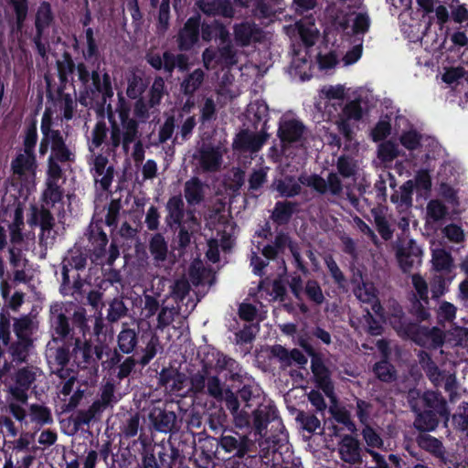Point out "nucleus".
Masks as SVG:
<instances>
[{"instance_id":"20","label":"nucleus","mask_w":468,"mask_h":468,"mask_svg":"<svg viewBox=\"0 0 468 468\" xmlns=\"http://www.w3.org/2000/svg\"><path fill=\"white\" fill-rule=\"evenodd\" d=\"M139 329L130 328L126 324L122 325V330L117 335V347L114 351H118L122 356L133 354L137 351L139 344Z\"/></svg>"},{"instance_id":"57","label":"nucleus","mask_w":468,"mask_h":468,"mask_svg":"<svg viewBox=\"0 0 468 468\" xmlns=\"http://www.w3.org/2000/svg\"><path fill=\"white\" fill-rule=\"evenodd\" d=\"M376 462V468H402L403 460L397 454L389 453L388 460L378 452H372Z\"/></svg>"},{"instance_id":"30","label":"nucleus","mask_w":468,"mask_h":468,"mask_svg":"<svg viewBox=\"0 0 468 468\" xmlns=\"http://www.w3.org/2000/svg\"><path fill=\"white\" fill-rule=\"evenodd\" d=\"M424 410H432L436 413H439L440 417L448 418L449 410L446 400L437 392L427 390L422 394L420 392V396ZM418 397H416V399Z\"/></svg>"},{"instance_id":"63","label":"nucleus","mask_w":468,"mask_h":468,"mask_svg":"<svg viewBox=\"0 0 468 468\" xmlns=\"http://www.w3.org/2000/svg\"><path fill=\"white\" fill-rule=\"evenodd\" d=\"M336 168L344 178H349L356 175V165L353 162V160L346 155H341L338 157L336 162Z\"/></svg>"},{"instance_id":"39","label":"nucleus","mask_w":468,"mask_h":468,"mask_svg":"<svg viewBox=\"0 0 468 468\" xmlns=\"http://www.w3.org/2000/svg\"><path fill=\"white\" fill-rule=\"evenodd\" d=\"M431 261L436 271L451 273L452 271L453 259L452 254L444 249L439 248L432 250Z\"/></svg>"},{"instance_id":"8","label":"nucleus","mask_w":468,"mask_h":468,"mask_svg":"<svg viewBox=\"0 0 468 468\" xmlns=\"http://www.w3.org/2000/svg\"><path fill=\"white\" fill-rule=\"evenodd\" d=\"M420 396L419 389H410L408 396L409 403L413 412H415V420L413 427L420 431V433H428L433 431L439 425V413L432 410H423L418 408L416 397Z\"/></svg>"},{"instance_id":"41","label":"nucleus","mask_w":468,"mask_h":468,"mask_svg":"<svg viewBox=\"0 0 468 468\" xmlns=\"http://www.w3.org/2000/svg\"><path fill=\"white\" fill-rule=\"evenodd\" d=\"M60 178H52L48 176L47 187L43 192V201L47 205L55 206V204L60 202L63 197V189L58 184Z\"/></svg>"},{"instance_id":"23","label":"nucleus","mask_w":468,"mask_h":468,"mask_svg":"<svg viewBox=\"0 0 468 468\" xmlns=\"http://www.w3.org/2000/svg\"><path fill=\"white\" fill-rule=\"evenodd\" d=\"M267 133L255 134L248 130L240 131L233 141V148L238 151L257 152L263 145Z\"/></svg>"},{"instance_id":"22","label":"nucleus","mask_w":468,"mask_h":468,"mask_svg":"<svg viewBox=\"0 0 468 468\" xmlns=\"http://www.w3.org/2000/svg\"><path fill=\"white\" fill-rule=\"evenodd\" d=\"M271 354L279 359L283 367H292L293 363L303 367L308 361L304 354L298 348H292L289 351L283 346L278 344L271 347Z\"/></svg>"},{"instance_id":"34","label":"nucleus","mask_w":468,"mask_h":468,"mask_svg":"<svg viewBox=\"0 0 468 468\" xmlns=\"http://www.w3.org/2000/svg\"><path fill=\"white\" fill-rule=\"evenodd\" d=\"M27 221L30 226H39L42 231L53 230L55 226V218L52 213L44 207H41L40 209L33 207L31 216Z\"/></svg>"},{"instance_id":"29","label":"nucleus","mask_w":468,"mask_h":468,"mask_svg":"<svg viewBox=\"0 0 468 468\" xmlns=\"http://www.w3.org/2000/svg\"><path fill=\"white\" fill-rule=\"evenodd\" d=\"M54 21V15L52 12L51 5L49 2L43 1L40 3L35 19V27H36V39H40L44 30L51 26ZM37 46L40 43L36 40Z\"/></svg>"},{"instance_id":"24","label":"nucleus","mask_w":468,"mask_h":468,"mask_svg":"<svg viewBox=\"0 0 468 468\" xmlns=\"http://www.w3.org/2000/svg\"><path fill=\"white\" fill-rule=\"evenodd\" d=\"M149 419L156 431L167 433L176 428V415L172 410L154 408L149 414Z\"/></svg>"},{"instance_id":"48","label":"nucleus","mask_w":468,"mask_h":468,"mask_svg":"<svg viewBox=\"0 0 468 468\" xmlns=\"http://www.w3.org/2000/svg\"><path fill=\"white\" fill-rule=\"evenodd\" d=\"M37 125V120L33 119L25 129V134L23 136L24 152L35 153V148L38 139Z\"/></svg>"},{"instance_id":"52","label":"nucleus","mask_w":468,"mask_h":468,"mask_svg":"<svg viewBox=\"0 0 468 468\" xmlns=\"http://www.w3.org/2000/svg\"><path fill=\"white\" fill-rule=\"evenodd\" d=\"M105 112L111 124V144L113 148H117L121 144V127L115 119L112 106L109 102H106Z\"/></svg>"},{"instance_id":"11","label":"nucleus","mask_w":468,"mask_h":468,"mask_svg":"<svg viewBox=\"0 0 468 468\" xmlns=\"http://www.w3.org/2000/svg\"><path fill=\"white\" fill-rule=\"evenodd\" d=\"M421 256L422 250L414 239H410L405 246H399L396 250L399 266L405 273L421 263Z\"/></svg>"},{"instance_id":"44","label":"nucleus","mask_w":468,"mask_h":468,"mask_svg":"<svg viewBox=\"0 0 468 468\" xmlns=\"http://www.w3.org/2000/svg\"><path fill=\"white\" fill-rule=\"evenodd\" d=\"M93 344L90 341L82 342L80 338H75L74 346L72 347V351L76 356H80L82 358V362L85 364V367H93Z\"/></svg>"},{"instance_id":"19","label":"nucleus","mask_w":468,"mask_h":468,"mask_svg":"<svg viewBox=\"0 0 468 468\" xmlns=\"http://www.w3.org/2000/svg\"><path fill=\"white\" fill-rule=\"evenodd\" d=\"M305 126L296 119L281 122L278 128V136L282 143L292 144L303 140Z\"/></svg>"},{"instance_id":"43","label":"nucleus","mask_w":468,"mask_h":468,"mask_svg":"<svg viewBox=\"0 0 468 468\" xmlns=\"http://www.w3.org/2000/svg\"><path fill=\"white\" fill-rule=\"evenodd\" d=\"M166 93L165 79L162 76H155L147 94L150 106H159Z\"/></svg>"},{"instance_id":"28","label":"nucleus","mask_w":468,"mask_h":468,"mask_svg":"<svg viewBox=\"0 0 468 468\" xmlns=\"http://www.w3.org/2000/svg\"><path fill=\"white\" fill-rule=\"evenodd\" d=\"M167 215L165 223L173 229L174 226H181L185 218V203L181 195L172 196L166 203Z\"/></svg>"},{"instance_id":"59","label":"nucleus","mask_w":468,"mask_h":468,"mask_svg":"<svg viewBox=\"0 0 468 468\" xmlns=\"http://www.w3.org/2000/svg\"><path fill=\"white\" fill-rule=\"evenodd\" d=\"M140 425L139 413H134L129 416L121 426L122 435L125 439L133 438L137 435Z\"/></svg>"},{"instance_id":"21","label":"nucleus","mask_w":468,"mask_h":468,"mask_svg":"<svg viewBox=\"0 0 468 468\" xmlns=\"http://www.w3.org/2000/svg\"><path fill=\"white\" fill-rule=\"evenodd\" d=\"M416 443L421 450L427 452L441 463H447L446 450L440 439L429 433H419L416 437Z\"/></svg>"},{"instance_id":"31","label":"nucleus","mask_w":468,"mask_h":468,"mask_svg":"<svg viewBox=\"0 0 468 468\" xmlns=\"http://www.w3.org/2000/svg\"><path fill=\"white\" fill-rule=\"evenodd\" d=\"M84 32L86 46L81 52L82 58L86 62H91L92 68H95L101 58L99 44L95 38L93 28L87 27Z\"/></svg>"},{"instance_id":"46","label":"nucleus","mask_w":468,"mask_h":468,"mask_svg":"<svg viewBox=\"0 0 468 468\" xmlns=\"http://www.w3.org/2000/svg\"><path fill=\"white\" fill-rule=\"evenodd\" d=\"M123 133H121V143L124 150H127L132 143H133L138 136L139 124L135 119L121 122Z\"/></svg>"},{"instance_id":"15","label":"nucleus","mask_w":468,"mask_h":468,"mask_svg":"<svg viewBox=\"0 0 468 468\" xmlns=\"http://www.w3.org/2000/svg\"><path fill=\"white\" fill-rule=\"evenodd\" d=\"M195 5L207 16L232 18L235 15L230 0H197Z\"/></svg>"},{"instance_id":"32","label":"nucleus","mask_w":468,"mask_h":468,"mask_svg":"<svg viewBox=\"0 0 468 468\" xmlns=\"http://www.w3.org/2000/svg\"><path fill=\"white\" fill-rule=\"evenodd\" d=\"M184 196L189 206L199 205L205 197L204 184L197 176L191 177L185 183Z\"/></svg>"},{"instance_id":"60","label":"nucleus","mask_w":468,"mask_h":468,"mask_svg":"<svg viewBox=\"0 0 468 468\" xmlns=\"http://www.w3.org/2000/svg\"><path fill=\"white\" fill-rule=\"evenodd\" d=\"M304 292L308 299L317 305H321L324 302L322 288L315 280H308L306 282Z\"/></svg>"},{"instance_id":"2","label":"nucleus","mask_w":468,"mask_h":468,"mask_svg":"<svg viewBox=\"0 0 468 468\" xmlns=\"http://www.w3.org/2000/svg\"><path fill=\"white\" fill-rule=\"evenodd\" d=\"M102 221H91L88 226L84 236L87 238L88 243L85 246V251L90 255V259L94 264L105 263L112 266L114 261L120 256V250L115 241H112L108 251L106 246L109 242L107 234L102 228Z\"/></svg>"},{"instance_id":"16","label":"nucleus","mask_w":468,"mask_h":468,"mask_svg":"<svg viewBox=\"0 0 468 468\" xmlns=\"http://www.w3.org/2000/svg\"><path fill=\"white\" fill-rule=\"evenodd\" d=\"M282 424V419L279 411L275 407L265 406L252 411V423L255 435L263 436L269 423Z\"/></svg>"},{"instance_id":"58","label":"nucleus","mask_w":468,"mask_h":468,"mask_svg":"<svg viewBox=\"0 0 468 468\" xmlns=\"http://www.w3.org/2000/svg\"><path fill=\"white\" fill-rule=\"evenodd\" d=\"M127 308L122 299L114 298L109 304L107 310V319L111 323L117 322L122 317L125 316Z\"/></svg>"},{"instance_id":"55","label":"nucleus","mask_w":468,"mask_h":468,"mask_svg":"<svg viewBox=\"0 0 468 468\" xmlns=\"http://www.w3.org/2000/svg\"><path fill=\"white\" fill-rule=\"evenodd\" d=\"M35 380L34 374L27 368L23 367L19 369L16 375V385L22 388L20 391L21 396L24 398V399H27L26 394L24 393L25 390L28 389L31 386V384ZM15 395L17 398H20L19 391L17 390Z\"/></svg>"},{"instance_id":"13","label":"nucleus","mask_w":468,"mask_h":468,"mask_svg":"<svg viewBox=\"0 0 468 468\" xmlns=\"http://www.w3.org/2000/svg\"><path fill=\"white\" fill-rule=\"evenodd\" d=\"M46 81L48 100L52 101L59 108L65 120H71L77 107L78 97L74 98L70 93H67L66 91H62V93L54 92L51 90L49 79L46 78ZM74 94L78 96L76 90H74Z\"/></svg>"},{"instance_id":"54","label":"nucleus","mask_w":468,"mask_h":468,"mask_svg":"<svg viewBox=\"0 0 468 468\" xmlns=\"http://www.w3.org/2000/svg\"><path fill=\"white\" fill-rule=\"evenodd\" d=\"M68 314L70 316L72 333L74 334L77 330L79 333L85 335L86 331L89 329L85 309L78 308L77 310H74L72 314L69 310Z\"/></svg>"},{"instance_id":"47","label":"nucleus","mask_w":468,"mask_h":468,"mask_svg":"<svg viewBox=\"0 0 468 468\" xmlns=\"http://www.w3.org/2000/svg\"><path fill=\"white\" fill-rule=\"evenodd\" d=\"M398 144L390 140L385 141L378 145V157L384 163L392 162L397 157L403 155Z\"/></svg>"},{"instance_id":"4","label":"nucleus","mask_w":468,"mask_h":468,"mask_svg":"<svg viewBox=\"0 0 468 468\" xmlns=\"http://www.w3.org/2000/svg\"><path fill=\"white\" fill-rule=\"evenodd\" d=\"M218 445L226 452L238 459H243L246 456L252 457L256 452L255 441L250 439L248 435L233 430H223L218 440Z\"/></svg>"},{"instance_id":"50","label":"nucleus","mask_w":468,"mask_h":468,"mask_svg":"<svg viewBox=\"0 0 468 468\" xmlns=\"http://www.w3.org/2000/svg\"><path fill=\"white\" fill-rule=\"evenodd\" d=\"M139 440L141 441L143 452L142 460L141 463H138L137 468H161L155 455L154 454V451L147 446L146 438L140 435Z\"/></svg>"},{"instance_id":"53","label":"nucleus","mask_w":468,"mask_h":468,"mask_svg":"<svg viewBox=\"0 0 468 468\" xmlns=\"http://www.w3.org/2000/svg\"><path fill=\"white\" fill-rule=\"evenodd\" d=\"M324 263L332 279L334 280V282L339 289H345L347 285V280L334 258L331 255L327 256L324 259Z\"/></svg>"},{"instance_id":"18","label":"nucleus","mask_w":468,"mask_h":468,"mask_svg":"<svg viewBox=\"0 0 468 468\" xmlns=\"http://www.w3.org/2000/svg\"><path fill=\"white\" fill-rule=\"evenodd\" d=\"M92 352L94 368H97L99 362L101 361V365L105 369L112 370L115 368L122 359V356L119 354L118 351H114L108 344L102 342L93 345Z\"/></svg>"},{"instance_id":"40","label":"nucleus","mask_w":468,"mask_h":468,"mask_svg":"<svg viewBox=\"0 0 468 468\" xmlns=\"http://www.w3.org/2000/svg\"><path fill=\"white\" fill-rule=\"evenodd\" d=\"M375 376L382 382L391 383L397 378V370L387 356L373 366Z\"/></svg>"},{"instance_id":"3","label":"nucleus","mask_w":468,"mask_h":468,"mask_svg":"<svg viewBox=\"0 0 468 468\" xmlns=\"http://www.w3.org/2000/svg\"><path fill=\"white\" fill-rule=\"evenodd\" d=\"M100 65L93 68L90 80L78 94V101L83 107L92 105L96 99L106 103L114 95L111 75L106 69L101 71Z\"/></svg>"},{"instance_id":"62","label":"nucleus","mask_w":468,"mask_h":468,"mask_svg":"<svg viewBox=\"0 0 468 468\" xmlns=\"http://www.w3.org/2000/svg\"><path fill=\"white\" fill-rule=\"evenodd\" d=\"M391 133V124L388 119H380L371 130V138L374 142L385 140Z\"/></svg>"},{"instance_id":"36","label":"nucleus","mask_w":468,"mask_h":468,"mask_svg":"<svg viewBox=\"0 0 468 468\" xmlns=\"http://www.w3.org/2000/svg\"><path fill=\"white\" fill-rule=\"evenodd\" d=\"M11 167L14 174L18 176H23L26 172H34L37 168L36 154L30 152L18 154L12 160Z\"/></svg>"},{"instance_id":"7","label":"nucleus","mask_w":468,"mask_h":468,"mask_svg":"<svg viewBox=\"0 0 468 468\" xmlns=\"http://www.w3.org/2000/svg\"><path fill=\"white\" fill-rule=\"evenodd\" d=\"M363 108L358 99L352 100L345 104L338 113L335 124L338 132L344 136L346 142L351 143L354 139V131L351 122H359L363 118Z\"/></svg>"},{"instance_id":"56","label":"nucleus","mask_w":468,"mask_h":468,"mask_svg":"<svg viewBox=\"0 0 468 468\" xmlns=\"http://www.w3.org/2000/svg\"><path fill=\"white\" fill-rule=\"evenodd\" d=\"M340 454L342 459L350 463H355L360 458L358 444L356 441L350 439L345 442L340 448Z\"/></svg>"},{"instance_id":"42","label":"nucleus","mask_w":468,"mask_h":468,"mask_svg":"<svg viewBox=\"0 0 468 468\" xmlns=\"http://www.w3.org/2000/svg\"><path fill=\"white\" fill-rule=\"evenodd\" d=\"M149 251L156 261H165L167 258L168 246L161 233H155L149 241Z\"/></svg>"},{"instance_id":"6","label":"nucleus","mask_w":468,"mask_h":468,"mask_svg":"<svg viewBox=\"0 0 468 468\" xmlns=\"http://www.w3.org/2000/svg\"><path fill=\"white\" fill-rule=\"evenodd\" d=\"M58 73L68 74L71 76V84L76 82L78 85V93L90 80L93 73V68L89 69L84 61L75 62L71 54L68 51L62 53V58L56 62Z\"/></svg>"},{"instance_id":"51","label":"nucleus","mask_w":468,"mask_h":468,"mask_svg":"<svg viewBox=\"0 0 468 468\" xmlns=\"http://www.w3.org/2000/svg\"><path fill=\"white\" fill-rule=\"evenodd\" d=\"M158 348H161L159 337L155 334H152L145 347L143 349V356L139 358V364L143 367L148 365L156 356Z\"/></svg>"},{"instance_id":"9","label":"nucleus","mask_w":468,"mask_h":468,"mask_svg":"<svg viewBox=\"0 0 468 468\" xmlns=\"http://www.w3.org/2000/svg\"><path fill=\"white\" fill-rule=\"evenodd\" d=\"M200 27V14L197 13L186 19L179 29L176 40L180 52H188L199 44Z\"/></svg>"},{"instance_id":"38","label":"nucleus","mask_w":468,"mask_h":468,"mask_svg":"<svg viewBox=\"0 0 468 468\" xmlns=\"http://www.w3.org/2000/svg\"><path fill=\"white\" fill-rule=\"evenodd\" d=\"M72 353L74 352L71 349V345L68 344H63L54 350L50 349L48 356V361L50 368L59 366H68Z\"/></svg>"},{"instance_id":"10","label":"nucleus","mask_w":468,"mask_h":468,"mask_svg":"<svg viewBox=\"0 0 468 468\" xmlns=\"http://www.w3.org/2000/svg\"><path fill=\"white\" fill-rule=\"evenodd\" d=\"M90 255L87 251H83L80 247L74 246L69 249L61 261V287L66 290L70 286V271H84L88 264Z\"/></svg>"},{"instance_id":"14","label":"nucleus","mask_w":468,"mask_h":468,"mask_svg":"<svg viewBox=\"0 0 468 468\" xmlns=\"http://www.w3.org/2000/svg\"><path fill=\"white\" fill-rule=\"evenodd\" d=\"M68 313L69 310L62 304L56 303L50 306V324L54 334L60 339H66L73 334Z\"/></svg>"},{"instance_id":"5","label":"nucleus","mask_w":468,"mask_h":468,"mask_svg":"<svg viewBox=\"0 0 468 468\" xmlns=\"http://www.w3.org/2000/svg\"><path fill=\"white\" fill-rule=\"evenodd\" d=\"M406 332L414 343L428 349L441 347L445 341L443 331L437 326L429 327L410 323L407 325Z\"/></svg>"},{"instance_id":"61","label":"nucleus","mask_w":468,"mask_h":468,"mask_svg":"<svg viewBox=\"0 0 468 468\" xmlns=\"http://www.w3.org/2000/svg\"><path fill=\"white\" fill-rule=\"evenodd\" d=\"M412 180L414 181V188H416L417 191L427 193L431 190L432 182L429 170H418Z\"/></svg>"},{"instance_id":"35","label":"nucleus","mask_w":468,"mask_h":468,"mask_svg":"<svg viewBox=\"0 0 468 468\" xmlns=\"http://www.w3.org/2000/svg\"><path fill=\"white\" fill-rule=\"evenodd\" d=\"M205 79V72L201 69H196L188 73L180 83L181 92L191 98L199 90Z\"/></svg>"},{"instance_id":"33","label":"nucleus","mask_w":468,"mask_h":468,"mask_svg":"<svg viewBox=\"0 0 468 468\" xmlns=\"http://www.w3.org/2000/svg\"><path fill=\"white\" fill-rule=\"evenodd\" d=\"M413 191L414 181L409 179L400 186L399 191H394L390 197V201L395 204L398 208L408 209L412 207Z\"/></svg>"},{"instance_id":"49","label":"nucleus","mask_w":468,"mask_h":468,"mask_svg":"<svg viewBox=\"0 0 468 468\" xmlns=\"http://www.w3.org/2000/svg\"><path fill=\"white\" fill-rule=\"evenodd\" d=\"M399 143L409 151H414L421 146L422 135L415 129L403 131L399 135Z\"/></svg>"},{"instance_id":"1","label":"nucleus","mask_w":468,"mask_h":468,"mask_svg":"<svg viewBox=\"0 0 468 468\" xmlns=\"http://www.w3.org/2000/svg\"><path fill=\"white\" fill-rule=\"evenodd\" d=\"M40 131L42 137L38 146L39 155L43 157L50 151L48 157L47 176L61 178L63 171L60 164L74 163L76 154L67 144L62 132L53 128L52 115L48 109H46L42 115Z\"/></svg>"},{"instance_id":"17","label":"nucleus","mask_w":468,"mask_h":468,"mask_svg":"<svg viewBox=\"0 0 468 468\" xmlns=\"http://www.w3.org/2000/svg\"><path fill=\"white\" fill-rule=\"evenodd\" d=\"M311 369L314 375L315 387L322 389L328 398H334V385L331 379V371L322 359L311 360Z\"/></svg>"},{"instance_id":"25","label":"nucleus","mask_w":468,"mask_h":468,"mask_svg":"<svg viewBox=\"0 0 468 468\" xmlns=\"http://www.w3.org/2000/svg\"><path fill=\"white\" fill-rule=\"evenodd\" d=\"M261 29L250 22H241L234 26V37L236 43L240 47H247L252 41H259Z\"/></svg>"},{"instance_id":"27","label":"nucleus","mask_w":468,"mask_h":468,"mask_svg":"<svg viewBox=\"0 0 468 468\" xmlns=\"http://www.w3.org/2000/svg\"><path fill=\"white\" fill-rule=\"evenodd\" d=\"M199 164L205 172H217L222 164V153L219 147L204 145L199 150Z\"/></svg>"},{"instance_id":"37","label":"nucleus","mask_w":468,"mask_h":468,"mask_svg":"<svg viewBox=\"0 0 468 468\" xmlns=\"http://www.w3.org/2000/svg\"><path fill=\"white\" fill-rule=\"evenodd\" d=\"M127 89L126 95L131 100H135L139 97H143V94L145 92L148 82L144 80V78L137 74L136 72H131L127 77Z\"/></svg>"},{"instance_id":"12","label":"nucleus","mask_w":468,"mask_h":468,"mask_svg":"<svg viewBox=\"0 0 468 468\" xmlns=\"http://www.w3.org/2000/svg\"><path fill=\"white\" fill-rule=\"evenodd\" d=\"M226 366V356L220 352L212 351L207 353V357L203 359V373L197 372L191 377L192 388L197 392H202L207 386V377L208 369L213 367L223 368Z\"/></svg>"},{"instance_id":"64","label":"nucleus","mask_w":468,"mask_h":468,"mask_svg":"<svg viewBox=\"0 0 468 468\" xmlns=\"http://www.w3.org/2000/svg\"><path fill=\"white\" fill-rule=\"evenodd\" d=\"M296 420L301 423L303 429L309 433H314L320 428V420L314 414L301 411L298 413Z\"/></svg>"},{"instance_id":"45","label":"nucleus","mask_w":468,"mask_h":468,"mask_svg":"<svg viewBox=\"0 0 468 468\" xmlns=\"http://www.w3.org/2000/svg\"><path fill=\"white\" fill-rule=\"evenodd\" d=\"M276 190L280 193L281 197L292 198L300 195L302 186L297 182H294L292 176H289L285 180L279 179L276 182Z\"/></svg>"},{"instance_id":"26","label":"nucleus","mask_w":468,"mask_h":468,"mask_svg":"<svg viewBox=\"0 0 468 468\" xmlns=\"http://www.w3.org/2000/svg\"><path fill=\"white\" fill-rule=\"evenodd\" d=\"M299 203L295 201H277L271 213V220L277 226L289 224L292 216L297 212Z\"/></svg>"}]
</instances>
